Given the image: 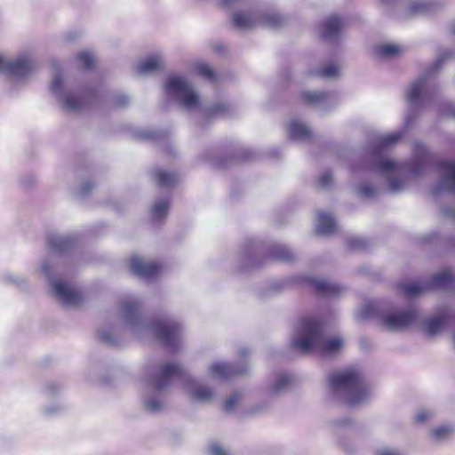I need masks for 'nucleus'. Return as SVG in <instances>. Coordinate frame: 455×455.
Here are the masks:
<instances>
[{
  "label": "nucleus",
  "mask_w": 455,
  "mask_h": 455,
  "mask_svg": "<svg viewBox=\"0 0 455 455\" xmlns=\"http://www.w3.org/2000/svg\"><path fill=\"white\" fill-rule=\"evenodd\" d=\"M405 129L381 136L376 143L371 144L367 149L364 168L380 174L387 179L390 193H400L404 188V181L398 175L406 170L410 174H422L429 166L438 167L441 174L439 182L433 188V195L437 196L441 192L455 194V161L436 162L434 156L421 143L413 146V156L410 161L395 162L385 157L387 148L397 143L404 135Z\"/></svg>",
  "instance_id": "f257e3e1"
},
{
  "label": "nucleus",
  "mask_w": 455,
  "mask_h": 455,
  "mask_svg": "<svg viewBox=\"0 0 455 455\" xmlns=\"http://www.w3.org/2000/svg\"><path fill=\"white\" fill-rule=\"evenodd\" d=\"M121 317L140 339L153 337L170 351H178L182 347L184 329L181 323L167 316L147 317L141 303L136 299L121 303Z\"/></svg>",
  "instance_id": "f03ea898"
},
{
  "label": "nucleus",
  "mask_w": 455,
  "mask_h": 455,
  "mask_svg": "<svg viewBox=\"0 0 455 455\" xmlns=\"http://www.w3.org/2000/svg\"><path fill=\"white\" fill-rule=\"evenodd\" d=\"M51 92L57 99L60 108L71 113H81L91 106L110 105L124 108L130 103V97L124 93H116L104 97L99 89H76L68 80L64 79L60 71L56 69L51 84Z\"/></svg>",
  "instance_id": "7ed1b4c3"
},
{
  "label": "nucleus",
  "mask_w": 455,
  "mask_h": 455,
  "mask_svg": "<svg viewBox=\"0 0 455 455\" xmlns=\"http://www.w3.org/2000/svg\"><path fill=\"white\" fill-rule=\"evenodd\" d=\"M76 242V236L73 234H50L47 237L49 254L41 265V272L50 282L53 294L65 307L79 306L83 302V295L66 283L54 281L60 271L54 258L70 251Z\"/></svg>",
  "instance_id": "20e7f679"
},
{
  "label": "nucleus",
  "mask_w": 455,
  "mask_h": 455,
  "mask_svg": "<svg viewBox=\"0 0 455 455\" xmlns=\"http://www.w3.org/2000/svg\"><path fill=\"white\" fill-rule=\"evenodd\" d=\"M185 375V370L178 363H148L143 368L142 379L146 390L142 397L144 409L150 413L159 412L164 404V397L174 379Z\"/></svg>",
  "instance_id": "39448f33"
},
{
  "label": "nucleus",
  "mask_w": 455,
  "mask_h": 455,
  "mask_svg": "<svg viewBox=\"0 0 455 455\" xmlns=\"http://www.w3.org/2000/svg\"><path fill=\"white\" fill-rule=\"evenodd\" d=\"M291 344L303 353L318 351L334 354L342 347L343 339L339 337L327 338L323 323L317 318L307 317L300 321Z\"/></svg>",
  "instance_id": "423d86ee"
},
{
  "label": "nucleus",
  "mask_w": 455,
  "mask_h": 455,
  "mask_svg": "<svg viewBox=\"0 0 455 455\" xmlns=\"http://www.w3.org/2000/svg\"><path fill=\"white\" fill-rule=\"evenodd\" d=\"M331 393L348 406L367 403L373 396L363 375L355 370H345L331 373L328 378Z\"/></svg>",
  "instance_id": "0eeeda50"
},
{
  "label": "nucleus",
  "mask_w": 455,
  "mask_h": 455,
  "mask_svg": "<svg viewBox=\"0 0 455 455\" xmlns=\"http://www.w3.org/2000/svg\"><path fill=\"white\" fill-rule=\"evenodd\" d=\"M453 54L454 52L452 50H447L442 52L430 68L411 83L406 92V99L412 107H420L433 100L434 95L431 91L435 87V84L432 82V78L443 62L452 57Z\"/></svg>",
  "instance_id": "6e6552de"
},
{
  "label": "nucleus",
  "mask_w": 455,
  "mask_h": 455,
  "mask_svg": "<svg viewBox=\"0 0 455 455\" xmlns=\"http://www.w3.org/2000/svg\"><path fill=\"white\" fill-rule=\"evenodd\" d=\"M283 23V15L274 9L255 6L246 12H236L233 15V24L239 29H250L256 26L277 28Z\"/></svg>",
  "instance_id": "1a4fd4ad"
},
{
  "label": "nucleus",
  "mask_w": 455,
  "mask_h": 455,
  "mask_svg": "<svg viewBox=\"0 0 455 455\" xmlns=\"http://www.w3.org/2000/svg\"><path fill=\"white\" fill-rule=\"evenodd\" d=\"M262 250V244L249 240L244 246L243 257L249 266L261 265L268 259L290 262L295 259V255L287 246L279 243L270 244L267 250V256L260 262H255L254 257Z\"/></svg>",
  "instance_id": "9d476101"
},
{
  "label": "nucleus",
  "mask_w": 455,
  "mask_h": 455,
  "mask_svg": "<svg viewBox=\"0 0 455 455\" xmlns=\"http://www.w3.org/2000/svg\"><path fill=\"white\" fill-rule=\"evenodd\" d=\"M166 94L177 100L187 110L196 109L199 106V96L193 87L182 76H171L165 82Z\"/></svg>",
  "instance_id": "9b49d317"
},
{
  "label": "nucleus",
  "mask_w": 455,
  "mask_h": 455,
  "mask_svg": "<svg viewBox=\"0 0 455 455\" xmlns=\"http://www.w3.org/2000/svg\"><path fill=\"white\" fill-rule=\"evenodd\" d=\"M33 68L34 63L28 55L23 54L12 60L0 56V73L5 74L12 80H25Z\"/></svg>",
  "instance_id": "f8f14e48"
},
{
  "label": "nucleus",
  "mask_w": 455,
  "mask_h": 455,
  "mask_svg": "<svg viewBox=\"0 0 455 455\" xmlns=\"http://www.w3.org/2000/svg\"><path fill=\"white\" fill-rule=\"evenodd\" d=\"M33 68L34 63L28 55L23 54L12 60L0 56V73L5 74L12 80H25Z\"/></svg>",
  "instance_id": "ddd939ff"
},
{
  "label": "nucleus",
  "mask_w": 455,
  "mask_h": 455,
  "mask_svg": "<svg viewBox=\"0 0 455 455\" xmlns=\"http://www.w3.org/2000/svg\"><path fill=\"white\" fill-rule=\"evenodd\" d=\"M419 317V310L416 307H409L404 310H392L380 315L382 325L389 331H401L412 323Z\"/></svg>",
  "instance_id": "4468645a"
},
{
  "label": "nucleus",
  "mask_w": 455,
  "mask_h": 455,
  "mask_svg": "<svg viewBox=\"0 0 455 455\" xmlns=\"http://www.w3.org/2000/svg\"><path fill=\"white\" fill-rule=\"evenodd\" d=\"M301 96L306 104L323 113L332 109L339 102V97L334 92L305 91Z\"/></svg>",
  "instance_id": "2eb2a0df"
},
{
  "label": "nucleus",
  "mask_w": 455,
  "mask_h": 455,
  "mask_svg": "<svg viewBox=\"0 0 455 455\" xmlns=\"http://www.w3.org/2000/svg\"><path fill=\"white\" fill-rule=\"evenodd\" d=\"M250 365L243 361L239 363H214L209 368V373L220 379H229L235 376L244 375L248 372Z\"/></svg>",
  "instance_id": "dca6fc26"
},
{
  "label": "nucleus",
  "mask_w": 455,
  "mask_h": 455,
  "mask_svg": "<svg viewBox=\"0 0 455 455\" xmlns=\"http://www.w3.org/2000/svg\"><path fill=\"white\" fill-rule=\"evenodd\" d=\"M185 387L193 402L209 403L214 398L215 393L213 388L195 380H188Z\"/></svg>",
  "instance_id": "f3484780"
},
{
  "label": "nucleus",
  "mask_w": 455,
  "mask_h": 455,
  "mask_svg": "<svg viewBox=\"0 0 455 455\" xmlns=\"http://www.w3.org/2000/svg\"><path fill=\"white\" fill-rule=\"evenodd\" d=\"M131 268L135 275L143 278L154 277L160 271L159 264L140 257H133L131 259Z\"/></svg>",
  "instance_id": "a211bd4d"
},
{
  "label": "nucleus",
  "mask_w": 455,
  "mask_h": 455,
  "mask_svg": "<svg viewBox=\"0 0 455 455\" xmlns=\"http://www.w3.org/2000/svg\"><path fill=\"white\" fill-rule=\"evenodd\" d=\"M293 381V377L289 373H279L267 385L266 391L271 397L280 396L290 389Z\"/></svg>",
  "instance_id": "6ab92c4d"
},
{
  "label": "nucleus",
  "mask_w": 455,
  "mask_h": 455,
  "mask_svg": "<svg viewBox=\"0 0 455 455\" xmlns=\"http://www.w3.org/2000/svg\"><path fill=\"white\" fill-rule=\"evenodd\" d=\"M342 28V20L337 15L327 18L322 24L321 36L330 42L339 39Z\"/></svg>",
  "instance_id": "aec40b11"
},
{
  "label": "nucleus",
  "mask_w": 455,
  "mask_h": 455,
  "mask_svg": "<svg viewBox=\"0 0 455 455\" xmlns=\"http://www.w3.org/2000/svg\"><path fill=\"white\" fill-rule=\"evenodd\" d=\"M305 281L319 294L335 296L343 290L340 285L323 279L307 276Z\"/></svg>",
  "instance_id": "412c9836"
},
{
  "label": "nucleus",
  "mask_w": 455,
  "mask_h": 455,
  "mask_svg": "<svg viewBox=\"0 0 455 455\" xmlns=\"http://www.w3.org/2000/svg\"><path fill=\"white\" fill-rule=\"evenodd\" d=\"M429 289H450L455 285V275L450 270H443L432 276L427 283Z\"/></svg>",
  "instance_id": "4be33fe9"
},
{
  "label": "nucleus",
  "mask_w": 455,
  "mask_h": 455,
  "mask_svg": "<svg viewBox=\"0 0 455 455\" xmlns=\"http://www.w3.org/2000/svg\"><path fill=\"white\" fill-rule=\"evenodd\" d=\"M163 68V60L160 55H151L138 62L136 70L140 75L153 74Z\"/></svg>",
  "instance_id": "5701e85b"
},
{
  "label": "nucleus",
  "mask_w": 455,
  "mask_h": 455,
  "mask_svg": "<svg viewBox=\"0 0 455 455\" xmlns=\"http://www.w3.org/2000/svg\"><path fill=\"white\" fill-rule=\"evenodd\" d=\"M336 229L334 217L326 212L320 211L316 215V232L319 235H329Z\"/></svg>",
  "instance_id": "b1692460"
},
{
  "label": "nucleus",
  "mask_w": 455,
  "mask_h": 455,
  "mask_svg": "<svg viewBox=\"0 0 455 455\" xmlns=\"http://www.w3.org/2000/svg\"><path fill=\"white\" fill-rule=\"evenodd\" d=\"M310 128L299 120L292 119L289 123V137L292 140H307L311 138Z\"/></svg>",
  "instance_id": "393cba45"
},
{
  "label": "nucleus",
  "mask_w": 455,
  "mask_h": 455,
  "mask_svg": "<svg viewBox=\"0 0 455 455\" xmlns=\"http://www.w3.org/2000/svg\"><path fill=\"white\" fill-rule=\"evenodd\" d=\"M156 183L164 188H172L178 182V175L175 172H166L162 169H156L152 173Z\"/></svg>",
  "instance_id": "a878e982"
},
{
  "label": "nucleus",
  "mask_w": 455,
  "mask_h": 455,
  "mask_svg": "<svg viewBox=\"0 0 455 455\" xmlns=\"http://www.w3.org/2000/svg\"><path fill=\"white\" fill-rule=\"evenodd\" d=\"M231 106L226 101L216 103L204 110V117L211 121L216 117L230 116Z\"/></svg>",
  "instance_id": "bb28decb"
},
{
  "label": "nucleus",
  "mask_w": 455,
  "mask_h": 455,
  "mask_svg": "<svg viewBox=\"0 0 455 455\" xmlns=\"http://www.w3.org/2000/svg\"><path fill=\"white\" fill-rule=\"evenodd\" d=\"M447 317L444 315L433 316L426 320L424 329L428 336H435L444 327Z\"/></svg>",
  "instance_id": "cd10ccee"
},
{
  "label": "nucleus",
  "mask_w": 455,
  "mask_h": 455,
  "mask_svg": "<svg viewBox=\"0 0 455 455\" xmlns=\"http://www.w3.org/2000/svg\"><path fill=\"white\" fill-rule=\"evenodd\" d=\"M398 289L409 298L419 296L428 290L427 283H400Z\"/></svg>",
  "instance_id": "c85d7f7f"
},
{
  "label": "nucleus",
  "mask_w": 455,
  "mask_h": 455,
  "mask_svg": "<svg viewBox=\"0 0 455 455\" xmlns=\"http://www.w3.org/2000/svg\"><path fill=\"white\" fill-rule=\"evenodd\" d=\"M402 52V47L394 44H386L377 48L379 56L386 59L394 58Z\"/></svg>",
  "instance_id": "c756f323"
},
{
  "label": "nucleus",
  "mask_w": 455,
  "mask_h": 455,
  "mask_svg": "<svg viewBox=\"0 0 455 455\" xmlns=\"http://www.w3.org/2000/svg\"><path fill=\"white\" fill-rule=\"evenodd\" d=\"M169 211V201L162 199L156 202L152 207L151 214L155 220H160L167 216Z\"/></svg>",
  "instance_id": "7c9ffc66"
},
{
  "label": "nucleus",
  "mask_w": 455,
  "mask_h": 455,
  "mask_svg": "<svg viewBox=\"0 0 455 455\" xmlns=\"http://www.w3.org/2000/svg\"><path fill=\"white\" fill-rule=\"evenodd\" d=\"M312 76L331 79L339 75V68L336 65L331 64L317 70H310Z\"/></svg>",
  "instance_id": "2f4dec72"
},
{
  "label": "nucleus",
  "mask_w": 455,
  "mask_h": 455,
  "mask_svg": "<svg viewBox=\"0 0 455 455\" xmlns=\"http://www.w3.org/2000/svg\"><path fill=\"white\" fill-rule=\"evenodd\" d=\"M383 313L384 312H380L374 304L366 303L358 311V316L362 319H370L373 317H379L380 319V315Z\"/></svg>",
  "instance_id": "473e14b6"
},
{
  "label": "nucleus",
  "mask_w": 455,
  "mask_h": 455,
  "mask_svg": "<svg viewBox=\"0 0 455 455\" xmlns=\"http://www.w3.org/2000/svg\"><path fill=\"white\" fill-rule=\"evenodd\" d=\"M356 193L366 199L373 198L378 194V189L368 183H359L355 187Z\"/></svg>",
  "instance_id": "72a5a7b5"
},
{
  "label": "nucleus",
  "mask_w": 455,
  "mask_h": 455,
  "mask_svg": "<svg viewBox=\"0 0 455 455\" xmlns=\"http://www.w3.org/2000/svg\"><path fill=\"white\" fill-rule=\"evenodd\" d=\"M77 60H79L83 68L87 70L91 69L93 67L95 61L94 56L92 52L90 51L81 52L77 55Z\"/></svg>",
  "instance_id": "f704fd0d"
},
{
  "label": "nucleus",
  "mask_w": 455,
  "mask_h": 455,
  "mask_svg": "<svg viewBox=\"0 0 455 455\" xmlns=\"http://www.w3.org/2000/svg\"><path fill=\"white\" fill-rule=\"evenodd\" d=\"M195 69H196V72L197 73V75L205 78L208 81L212 82L216 78V76H215V73L213 72V70L205 64H198L196 66Z\"/></svg>",
  "instance_id": "c9c22d12"
},
{
  "label": "nucleus",
  "mask_w": 455,
  "mask_h": 455,
  "mask_svg": "<svg viewBox=\"0 0 455 455\" xmlns=\"http://www.w3.org/2000/svg\"><path fill=\"white\" fill-rule=\"evenodd\" d=\"M333 179L330 172H324L317 180V186L319 188L328 190L332 187Z\"/></svg>",
  "instance_id": "e433bc0d"
},
{
  "label": "nucleus",
  "mask_w": 455,
  "mask_h": 455,
  "mask_svg": "<svg viewBox=\"0 0 455 455\" xmlns=\"http://www.w3.org/2000/svg\"><path fill=\"white\" fill-rule=\"evenodd\" d=\"M240 399L241 395L238 392H235L232 395H230L224 403L225 411L228 412L233 411L235 409V406L237 405Z\"/></svg>",
  "instance_id": "4c0bfd02"
},
{
  "label": "nucleus",
  "mask_w": 455,
  "mask_h": 455,
  "mask_svg": "<svg viewBox=\"0 0 455 455\" xmlns=\"http://www.w3.org/2000/svg\"><path fill=\"white\" fill-rule=\"evenodd\" d=\"M451 432V427L449 426H441L432 430V436L437 440H443L448 436Z\"/></svg>",
  "instance_id": "58836bf2"
},
{
  "label": "nucleus",
  "mask_w": 455,
  "mask_h": 455,
  "mask_svg": "<svg viewBox=\"0 0 455 455\" xmlns=\"http://www.w3.org/2000/svg\"><path fill=\"white\" fill-rule=\"evenodd\" d=\"M375 455H404L403 452L396 447L385 446L378 449Z\"/></svg>",
  "instance_id": "ea45409f"
},
{
  "label": "nucleus",
  "mask_w": 455,
  "mask_h": 455,
  "mask_svg": "<svg viewBox=\"0 0 455 455\" xmlns=\"http://www.w3.org/2000/svg\"><path fill=\"white\" fill-rule=\"evenodd\" d=\"M98 335L100 339L108 346H116L117 343L116 339L108 331L101 330L99 331Z\"/></svg>",
  "instance_id": "a19ab883"
},
{
  "label": "nucleus",
  "mask_w": 455,
  "mask_h": 455,
  "mask_svg": "<svg viewBox=\"0 0 455 455\" xmlns=\"http://www.w3.org/2000/svg\"><path fill=\"white\" fill-rule=\"evenodd\" d=\"M210 455H230L229 452L220 444L212 443L209 446Z\"/></svg>",
  "instance_id": "79ce46f5"
},
{
  "label": "nucleus",
  "mask_w": 455,
  "mask_h": 455,
  "mask_svg": "<svg viewBox=\"0 0 455 455\" xmlns=\"http://www.w3.org/2000/svg\"><path fill=\"white\" fill-rule=\"evenodd\" d=\"M410 9L413 14L421 13L427 11V4L425 2H413Z\"/></svg>",
  "instance_id": "37998d69"
},
{
  "label": "nucleus",
  "mask_w": 455,
  "mask_h": 455,
  "mask_svg": "<svg viewBox=\"0 0 455 455\" xmlns=\"http://www.w3.org/2000/svg\"><path fill=\"white\" fill-rule=\"evenodd\" d=\"M432 417V412L427 410H421L418 411L414 417V419L418 423H423L427 419Z\"/></svg>",
  "instance_id": "c03bdc74"
},
{
  "label": "nucleus",
  "mask_w": 455,
  "mask_h": 455,
  "mask_svg": "<svg viewBox=\"0 0 455 455\" xmlns=\"http://www.w3.org/2000/svg\"><path fill=\"white\" fill-rule=\"evenodd\" d=\"M93 188L94 184L91 180H86L83 183L78 193L81 196H86L90 194Z\"/></svg>",
  "instance_id": "a18cd8bd"
},
{
  "label": "nucleus",
  "mask_w": 455,
  "mask_h": 455,
  "mask_svg": "<svg viewBox=\"0 0 455 455\" xmlns=\"http://www.w3.org/2000/svg\"><path fill=\"white\" fill-rule=\"evenodd\" d=\"M44 388L45 393L48 394L49 395H52L58 393L60 390V386L54 382H50L45 385Z\"/></svg>",
  "instance_id": "49530a36"
},
{
  "label": "nucleus",
  "mask_w": 455,
  "mask_h": 455,
  "mask_svg": "<svg viewBox=\"0 0 455 455\" xmlns=\"http://www.w3.org/2000/svg\"><path fill=\"white\" fill-rule=\"evenodd\" d=\"M351 424H352V420H351V419H349L347 417H345L342 419H338L333 421V425L337 428H342V427L350 426Z\"/></svg>",
  "instance_id": "de8ad7c7"
},
{
  "label": "nucleus",
  "mask_w": 455,
  "mask_h": 455,
  "mask_svg": "<svg viewBox=\"0 0 455 455\" xmlns=\"http://www.w3.org/2000/svg\"><path fill=\"white\" fill-rule=\"evenodd\" d=\"M62 409V406H50L44 409V413L45 416H52L57 412L61 411Z\"/></svg>",
  "instance_id": "09e8293b"
},
{
  "label": "nucleus",
  "mask_w": 455,
  "mask_h": 455,
  "mask_svg": "<svg viewBox=\"0 0 455 455\" xmlns=\"http://www.w3.org/2000/svg\"><path fill=\"white\" fill-rule=\"evenodd\" d=\"M349 246L354 249H359L363 246V241L361 238H351L349 240Z\"/></svg>",
  "instance_id": "8fccbe9b"
},
{
  "label": "nucleus",
  "mask_w": 455,
  "mask_h": 455,
  "mask_svg": "<svg viewBox=\"0 0 455 455\" xmlns=\"http://www.w3.org/2000/svg\"><path fill=\"white\" fill-rule=\"evenodd\" d=\"M138 137L140 139H154L155 133L152 131H140L138 132Z\"/></svg>",
  "instance_id": "3c124183"
},
{
  "label": "nucleus",
  "mask_w": 455,
  "mask_h": 455,
  "mask_svg": "<svg viewBox=\"0 0 455 455\" xmlns=\"http://www.w3.org/2000/svg\"><path fill=\"white\" fill-rule=\"evenodd\" d=\"M445 113L448 116L455 117V105L451 103L445 104Z\"/></svg>",
  "instance_id": "603ef678"
},
{
  "label": "nucleus",
  "mask_w": 455,
  "mask_h": 455,
  "mask_svg": "<svg viewBox=\"0 0 455 455\" xmlns=\"http://www.w3.org/2000/svg\"><path fill=\"white\" fill-rule=\"evenodd\" d=\"M251 353V350L247 347H243V348H241L239 350V355L241 358H244L246 357V355H248L249 354Z\"/></svg>",
  "instance_id": "864d4df0"
},
{
  "label": "nucleus",
  "mask_w": 455,
  "mask_h": 455,
  "mask_svg": "<svg viewBox=\"0 0 455 455\" xmlns=\"http://www.w3.org/2000/svg\"><path fill=\"white\" fill-rule=\"evenodd\" d=\"M443 212L447 217H454L455 216V211L454 210H449V209L444 208L443 210Z\"/></svg>",
  "instance_id": "5fc2aeb1"
},
{
  "label": "nucleus",
  "mask_w": 455,
  "mask_h": 455,
  "mask_svg": "<svg viewBox=\"0 0 455 455\" xmlns=\"http://www.w3.org/2000/svg\"><path fill=\"white\" fill-rule=\"evenodd\" d=\"M204 160L208 161V162H210V163H212V164H215V165H220L221 164L218 160H216L214 158H212L211 156H205Z\"/></svg>",
  "instance_id": "6e6d98bb"
},
{
  "label": "nucleus",
  "mask_w": 455,
  "mask_h": 455,
  "mask_svg": "<svg viewBox=\"0 0 455 455\" xmlns=\"http://www.w3.org/2000/svg\"><path fill=\"white\" fill-rule=\"evenodd\" d=\"M451 31L455 35V22L451 25Z\"/></svg>",
  "instance_id": "4d7b16f0"
}]
</instances>
